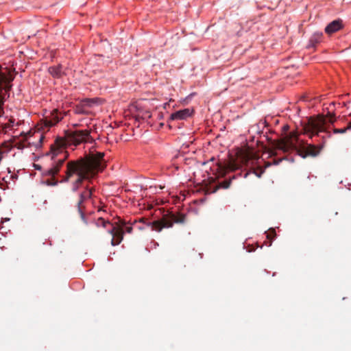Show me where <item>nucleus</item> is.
I'll list each match as a JSON object with an SVG mask.
<instances>
[{"instance_id":"7ed1b4c3","label":"nucleus","mask_w":351,"mask_h":351,"mask_svg":"<svg viewBox=\"0 0 351 351\" xmlns=\"http://www.w3.org/2000/svg\"><path fill=\"white\" fill-rule=\"evenodd\" d=\"M186 215L173 212H164L162 217L152 221L146 223L152 230L160 232L164 228H172L174 223L184 224L186 222Z\"/></svg>"},{"instance_id":"39448f33","label":"nucleus","mask_w":351,"mask_h":351,"mask_svg":"<svg viewBox=\"0 0 351 351\" xmlns=\"http://www.w3.org/2000/svg\"><path fill=\"white\" fill-rule=\"evenodd\" d=\"M136 221H134V223L128 225V222L124 220L119 219V223L117 226L112 225V228L108 230V233L112 236L111 240V245L113 246L119 245L123 239V234L125 233L131 234L133 230L132 224H135Z\"/></svg>"},{"instance_id":"393cba45","label":"nucleus","mask_w":351,"mask_h":351,"mask_svg":"<svg viewBox=\"0 0 351 351\" xmlns=\"http://www.w3.org/2000/svg\"><path fill=\"white\" fill-rule=\"evenodd\" d=\"M167 106H169V103H165V104H164V108H165V109H166Z\"/></svg>"},{"instance_id":"f03ea898","label":"nucleus","mask_w":351,"mask_h":351,"mask_svg":"<svg viewBox=\"0 0 351 351\" xmlns=\"http://www.w3.org/2000/svg\"><path fill=\"white\" fill-rule=\"evenodd\" d=\"M302 132L311 139L315 136L322 137V143L317 145L311 143L306 144V151H301L300 152V156L304 158L308 156H317L324 148L326 139L331 137V134L326 126V119L323 117L319 119L311 118L309 119L308 123L303 127Z\"/></svg>"},{"instance_id":"9d476101","label":"nucleus","mask_w":351,"mask_h":351,"mask_svg":"<svg viewBox=\"0 0 351 351\" xmlns=\"http://www.w3.org/2000/svg\"><path fill=\"white\" fill-rule=\"evenodd\" d=\"M95 103V99H85L82 101V104L77 105L74 108V112L77 114H87L88 110L87 107H90Z\"/></svg>"},{"instance_id":"20e7f679","label":"nucleus","mask_w":351,"mask_h":351,"mask_svg":"<svg viewBox=\"0 0 351 351\" xmlns=\"http://www.w3.org/2000/svg\"><path fill=\"white\" fill-rule=\"evenodd\" d=\"M51 160L53 161L52 167L46 171V175L54 177L58 174L60 170L69 156V154L63 147L58 145H51Z\"/></svg>"},{"instance_id":"1a4fd4ad","label":"nucleus","mask_w":351,"mask_h":351,"mask_svg":"<svg viewBox=\"0 0 351 351\" xmlns=\"http://www.w3.org/2000/svg\"><path fill=\"white\" fill-rule=\"evenodd\" d=\"M301 143L302 142L297 132H291L286 136L285 142V149H296Z\"/></svg>"},{"instance_id":"bb28decb","label":"nucleus","mask_w":351,"mask_h":351,"mask_svg":"<svg viewBox=\"0 0 351 351\" xmlns=\"http://www.w3.org/2000/svg\"><path fill=\"white\" fill-rule=\"evenodd\" d=\"M247 176V173H245L244 174L243 178H246Z\"/></svg>"},{"instance_id":"6e6552de","label":"nucleus","mask_w":351,"mask_h":351,"mask_svg":"<svg viewBox=\"0 0 351 351\" xmlns=\"http://www.w3.org/2000/svg\"><path fill=\"white\" fill-rule=\"evenodd\" d=\"M63 119V115L57 109L50 112V114L45 117V125L47 128L56 125Z\"/></svg>"},{"instance_id":"dca6fc26","label":"nucleus","mask_w":351,"mask_h":351,"mask_svg":"<svg viewBox=\"0 0 351 351\" xmlns=\"http://www.w3.org/2000/svg\"><path fill=\"white\" fill-rule=\"evenodd\" d=\"M348 130H351V123H349L346 128H334L333 133L334 134H344Z\"/></svg>"},{"instance_id":"aec40b11","label":"nucleus","mask_w":351,"mask_h":351,"mask_svg":"<svg viewBox=\"0 0 351 351\" xmlns=\"http://www.w3.org/2000/svg\"><path fill=\"white\" fill-rule=\"evenodd\" d=\"M3 103H4L3 99L0 95V117H1L4 113L3 108Z\"/></svg>"},{"instance_id":"4468645a","label":"nucleus","mask_w":351,"mask_h":351,"mask_svg":"<svg viewBox=\"0 0 351 351\" xmlns=\"http://www.w3.org/2000/svg\"><path fill=\"white\" fill-rule=\"evenodd\" d=\"M335 102H331L329 104V106L326 108V116L328 118V121L330 124H334L336 121L335 113Z\"/></svg>"},{"instance_id":"f257e3e1","label":"nucleus","mask_w":351,"mask_h":351,"mask_svg":"<svg viewBox=\"0 0 351 351\" xmlns=\"http://www.w3.org/2000/svg\"><path fill=\"white\" fill-rule=\"evenodd\" d=\"M65 175L60 181L61 183L68 182L73 177L76 178L71 182V191L77 193L78 200L75 207L82 221L88 225L89 221L85 214L84 204L91 199L95 191L94 178L96 171L93 165L84 159L70 160L66 163Z\"/></svg>"},{"instance_id":"9b49d317","label":"nucleus","mask_w":351,"mask_h":351,"mask_svg":"<svg viewBox=\"0 0 351 351\" xmlns=\"http://www.w3.org/2000/svg\"><path fill=\"white\" fill-rule=\"evenodd\" d=\"M324 38V34L322 32H314L308 40V43L306 45L308 49L315 50L316 47L322 42Z\"/></svg>"},{"instance_id":"f8f14e48","label":"nucleus","mask_w":351,"mask_h":351,"mask_svg":"<svg viewBox=\"0 0 351 351\" xmlns=\"http://www.w3.org/2000/svg\"><path fill=\"white\" fill-rule=\"evenodd\" d=\"M343 21L341 19H337L329 23L326 26L324 31L327 34L331 35L343 29Z\"/></svg>"},{"instance_id":"ddd939ff","label":"nucleus","mask_w":351,"mask_h":351,"mask_svg":"<svg viewBox=\"0 0 351 351\" xmlns=\"http://www.w3.org/2000/svg\"><path fill=\"white\" fill-rule=\"evenodd\" d=\"M241 176H242L241 172H239L232 176H230L228 179H226L223 181L219 182L217 184V188L213 191V192L217 191V190L219 189H228L230 186V184H231V182L232 180H234V179L237 178L238 177H241Z\"/></svg>"},{"instance_id":"a211bd4d","label":"nucleus","mask_w":351,"mask_h":351,"mask_svg":"<svg viewBox=\"0 0 351 351\" xmlns=\"http://www.w3.org/2000/svg\"><path fill=\"white\" fill-rule=\"evenodd\" d=\"M276 235V231L274 229L271 228L269 230V233L267 234V238L272 241Z\"/></svg>"},{"instance_id":"4be33fe9","label":"nucleus","mask_w":351,"mask_h":351,"mask_svg":"<svg viewBox=\"0 0 351 351\" xmlns=\"http://www.w3.org/2000/svg\"><path fill=\"white\" fill-rule=\"evenodd\" d=\"M151 243H153V245H154V247H155V248H156L157 246H158V243L156 241H155L154 240H153V241L151 242Z\"/></svg>"},{"instance_id":"0eeeda50","label":"nucleus","mask_w":351,"mask_h":351,"mask_svg":"<svg viewBox=\"0 0 351 351\" xmlns=\"http://www.w3.org/2000/svg\"><path fill=\"white\" fill-rule=\"evenodd\" d=\"M193 112V110L190 108H184L171 113L167 121L169 126L171 128L170 124L171 121L186 119L192 115Z\"/></svg>"},{"instance_id":"cd10ccee","label":"nucleus","mask_w":351,"mask_h":351,"mask_svg":"<svg viewBox=\"0 0 351 351\" xmlns=\"http://www.w3.org/2000/svg\"><path fill=\"white\" fill-rule=\"evenodd\" d=\"M158 117H159L160 119L162 118V114H159V115H158Z\"/></svg>"},{"instance_id":"6ab92c4d","label":"nucleus","mask_w":351,"mask_h":351,"mask_svg":"<svg viewBox=\"0 0 351 351\" xmlns=\"http://www.w3.org/2000/svg\"><path fill=\"white\" fill-rule=\"evenodd\" d=\"M45 182L48 186H56L59 182L54 178H51L47 180Z\"/></svg>"},{"instance_id":"412c9836","label":"nucleus","mask_w":351,"mask_h":351,"mask_svg":"<svg viewBox=\"0 0 351 351\" xmlns=\"http://www.w3.org/2000/svg\"><path fill=\"white\" fill-rule=\"evenodd\" d=\"M282 129L285 132H287L289 129V126L288 125H285L283 126Z\"/></svg>"},{"instance_id":"a878e982","label":"nucleus","mask_w":351,"mask_h":351,"mask_svg":"<svg viewBox=\"0 0 351 351\" xmlns=\"http://www.w3.org/2000/svg\"><path fill=\"white\" fill-rule=\"evenodd\" d=\"M176 158H183V156H176Z\"/></svg>"},{"instance_id":"b1692460","label":"nucleus","mask_w":351,"mask_h":351,"mask_svg":"<svg viewBox=\"0 0 351 351\" xmlns=\"http://www.w3.org/2000/svg\"><path fill=\"white\" fill-rule=\"evenodd\" d=\"M43 139H44V136L43 135H40V139H39V141H40V143H42Z\"/></svg>"},{"instance_id":"2eb2a0df","label":"nucleus","mask_w":351,"mask_h":351,"mask_svg":"<svg viewBox=\"0 0 351 351\" xmlns=\"http://www.w3.org/2000/svg\"><path fill=\"white\" fill-rule=\"evenodd\" d=\"M48 71L52 77L55 78H60L64 74L61 64L50 66Z\"/></svg>"},{"instance_id":"f3484780","label":"nucleus","mask_w":351,"mask_h":351,"mask_svg":"<svg viewBox=\"0 0 351 351\" xmlns=\"http://www.w3.org/2000/svg\"><path fill=\"white\" fill-rule=\"evenodd\" d=\"M97 226H102L103 227H106V225L110 224L108 221H105L102 217H99L97 221L95 222Z\"/></svg>"},{"instance_id":"c85d7f7f","label":"nucleus","mask_w":351,"mask_h":351,"mask_svg":"<svg viewBox=\"0 0 351 351\" xmlns=\"http://www.w3.org/2000/svg\"><path fill=\"white\" fill-rule=\"evenodd\" d=\"M258 177H261V173H256Z\"/></svg>"},{"instance_id":"423d86ee","label":"nucleus","mask_w":351,"mask_h":351,"mask_svg":"<svg viewBox=\"0 0 351 351\" xmlns=\"http://www.w3.org/2000/svg\"><path fill=\"white\" fill-rule=\"evenodd\" d=\"M69 139L71 143L75 146L82 143L93 142V138L90 136V132L87 130H75L71 132L69 136Z\"/></svg>"},{"instance_id":"c756f323","label":"nucleus","mask_w":351,"mask_h":351,"mask_svg":"<svg viewBox=\"0 0 351 351\" xmlns=\"http://www.w3.org/2000/svg\"><path fill=\"white\" fill-rule=\"evenodd\" d=\"M138 229H140V230L143 229V228L142 227H141V226H138Z\"/></svg>"},{"instance_id":"5701e85b","label":"nucleus","mask_w":351,"mask_h":351,"mask_svg":"<svg viewBox=\"0 0 351 351\" xmlns=\"http://www.w3.org/2000/svg\"><path fill=\"white\" fill-rule=\"evenodd\" d=\"M282 159L281 158V159H279V160H275V161L274 162V165H278V164L280 163V162H281V161H282Z\"/></svg>"}]
</instances>
